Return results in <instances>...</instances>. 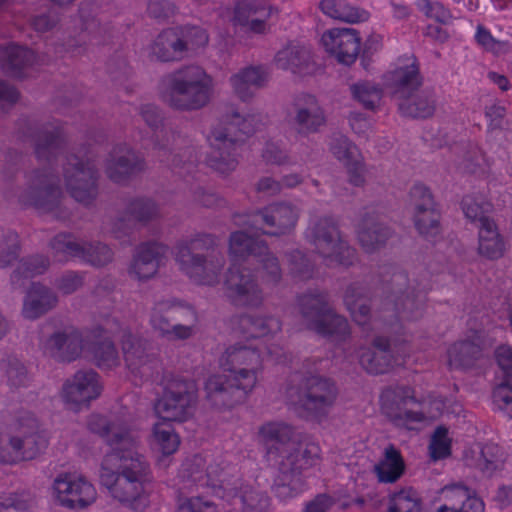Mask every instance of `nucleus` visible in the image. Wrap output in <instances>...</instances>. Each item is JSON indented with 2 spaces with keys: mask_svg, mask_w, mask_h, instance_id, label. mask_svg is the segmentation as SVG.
Wrapping results in <instances>:
<instances>
[{
  "mask_svg": "<svg viewBox=\"0 0 512 512\" xmlns=\"http://www.w3.org/2000/svg\"><path fill=\"white\" fill-rule=\"evenodd\" d=\"M105 455L99 480L111 497L121 504L140 510L147 505L145 485L152 479L150 465L137 447H129Z\"/></svg>",
  "mask_w": 512,
  "mask_h": 512,
  "instance_id": "nucleus-1",
  "label": "nucleus"
},
{
  "mask_svg": "<svg viewBox=\"0 0 512 512\" xmlns=\"http://www.w3.org/2000/svg\"><path fill=\"white\" fill-rule=\"evenodd\" d=\"M259 124V115H244L233 105H227L219 123L208 136L209 166L221 174L235 170L238 165V149L244 137L252 135Z\"/></svg>",
  "mask_w": 512,
  "mask_h": 512,
  "instance_id": "nucleus-2",
  "label": "nucleus"
},
{
  "mask_svg": "<svg viewBox=\"0 0 512 512\" xmlns=\"http://www.w3.org/2000/svg\"><path fill=\"white\" fill-rule=\"evenodd\" d=\"M217 246V238L207 233L180 239L173 248L175 261L190 279L203 285H214L219 282L225 265V257Z\"/></svg>",
  "mask_w": 512,
  "mask_h": 512,
  "instance_id": "nucleus-3",
  "label": "nucleus"
},
{
  "mask_svg": "<svg viewBox=\"0 0 512 512\" xmlns=\"http://www.w3.org/2000/svg\"><path fill=\"white\" fill-rule=\"evenodd\" d=\"M213 91V78L202 67L187 65L163 78L161 96L176 110L195 111L209 104Z\"/></svg>",
  "mask_w": 512,
  "mask_h": 512,
  "instance_id": "nucleus-4",
  "label": "nucleus"
},
{
  "mask_svg": "<svg viewBox=\"0 0 512 512\" xmlns=\"http://www.w3.org/2000/svg\"><path fill=\"white\" fill-rule=\"evenodd\" d=\"M65 201L60 178L52 166L33 170L27 177L26 188L19 194L20 203L61 222L69 220L72 214Z\"/></svg>",
  "mask_w": 512,
  "mask_h": 512,
  "instance_id": "nucleus-5",
  "label": "nucleus"
},
{
  "mask_svg": "<svg viewBox=\"0 0 512 512\" xmlns=\"http://www.w3.org/2000/svg\"><path fill=\"white\" fill-rule=\"evenodd\" d=\"M306 240L328 264L349 267L357 261L356 250L342 237L338 222L332 216L312 219L306 230Z\"/></svg>",
  "mask_w": 512,
  "mask_h": 512,
  "instance_id": "nucleus-6",
  "label": "nucleus"
},
{
  "mask_svg": "<svg viewBox=\"0 0 512 512\" xmlns=\"http://www.w3.org/2000/svg\"><path fill=\"white\" fill-rule=\"evenodd\" d=\"M198 317L192 306L175 298L155 302L150 313L152 328L168 340H188L197 331Z\"/></svg>",
  "mask_w": 512,
  "mask_h": 512,
  "instance_id": "nucleus-7",
  "label": "nucleus"
},
{
  "mask_svg": "<svg viewBox=\"0 0 512 512\" xmlns=\"http://www.w3.org/2000/svg\"><path fill=\"white\" fill-rule=\"evenodd\" d=\"M163 394L155 404V411L167 422H184L194 414L198 387L194 380L168 374L163 379Z\"/></svg>",
  "mask_w": 512,
  "mask_h": 512,
  "instance_id": "nucleus-8",
  "label": "nucleus"
},
{
  "mask_svg": "<svg viewBox=\"0 0 512 512\" xmlns=\"http://www.w3.org/2000/svg\"><path fill=\"white\" fill-rule=\"evenodd\" d=\"M300 210L289 202H276L246 214L234 215L238 226L247 227L267 236L290 234L298 222Z\"/></svg>",
  "mask_w": 512,
  "mask_h": 512,
  "instance_id": "nucleus-9",
  "label": "nucleus"
},
{
  "mask_svg": "<svg viewBox=\"0 0 512 512\" xmlns=\"http://www.w3.org/2000/svg\"><path fill=\"white\" fill-rule=\"evenodd\" d=\"M338 395L339 389L331 378L309 375L298 385L297 404L304 418L320 423L327 419Z\"/></svg>",
  "mask_w": 512,
  "mask_h": 512,
  "instance_id": "nucleus-10",
  "label": "nucleus"
},
{
  "mask_svg": "<svg viewBox=\"0 0 512 512\" xmlns=\"http://www.w3.org/2000/svg\"><path fill=\"white\" fill-rule=\"evenodd\" d=\"M427 291L415 279L410 280L403 271L393 273L387 305L392 306L402 320H417L423 315Z\"/></svg>",
  "mask_w": 512,
  "mask_h": 512,
  "instance_id": "nucleus-11",
  "label": "nucleus"
},
{
  "mask_svg": "<svg viewBox=\"0 0 512 512\" xmlns=\"http://www.w3.org/2000/svg\"><path fill=\"white\" fill-rule=\"evenodd\" d=\"M140 115L145 123L154 131V148L158 150V157L161 162L173 168L186 167L188 170L196 162V155L191 148L185 149L182 153L172 154L170 145L175 134L171 126L163 124V117L160 110L152 105L145 104L140 107Z\"/></svg>",
  "mask_w": 512,
  "mask_h": 512,
  "instance_id": "nucleus-12",
  "label": "nucleus"
},
{
  "mask_svg": "<svg viewBox=\"0 0 512 512\" xmlns=\"http://www.w3.org/2000/svg\"><path fill=\"white\" fill-rule=\"evenodd\" d=\"M63 175L68 192L77 202L87 206L97 198L99 173L93 161L70 155L66 158Z\"/></svg>",
  "mask_w": 512,
  "mask_h": 512,
  "instance_id": "nucleus-13",
  "label": "nucleus"
},
{
  "mask_svg": "<svg viewBox=\"0 0 512 512\" xmlns=\"http://www.w3.org/2000/svg\"><path fill=\"white\" fill-rule=\"evenodd\" d=\"M327 121L326 111L314 95L300 93L294 96L288 123L297 136L308 138L319 134L326 128Z\"/></svg>",
  "mask_w": 512,
  "mask_h": 512,
  "instance_id": "nucleus-14",
  "label": "nucleus"
},
{
  "mask_svg": "<svg viewBox=\"0 0 512 512\" xmlns=\"http://www.w3.org/2000/svg\"><path fill=\"white\" fill-rule=\"evenodd\" d=\"M237 375L223 372L209 376L204 384L205 400L214 409L227 410L245 401L253 390Z\"/></svg>",
  "mask_w": 512,
  "mask_h": 512,
  "instance_id": "nucleus-15",
  "label": "nucleus"
},
{
  "mask_svg": "<svg viewBox=\"0 0 512 512\" xmlns=\"http://www.w3.org/2000/svg\"><path fill=\"white\" fill-rule=\"evenodd\" d=\"M219 363L225 372L237 375L246 387L252 388L255 387L258 373L262 369V358L258 349L241 344L228 347Z\"/></svg>",
  "mask_w": 512,
  "mask_h": 512,
  "instance_id": "nucleus-16",
  "label": "nucleus"
},
{
  "mask_svg": "<svg viewBox=\"0 0 512 512\" xmlns=\"http://www.w3.org/2000/svg\"><path fill=\"white\" fill-rule=\"evenodd\" d=\"M225 294L237 307L257 308L263 302V292L255 275L247 268L232 266L224 280Z\"/></svg>",
  "mask_w": 512,
  "mask_h": 512,
  "instance_id": "nucleus-17",
  "label": "nucleus"
},
{
  "mask_svg": "<svg viewBox=\"0 0 512 512\" xmlns=\"http://www.w3.org/2000/svg\"><path fill=\"white\" fill-rule=\"evenodd\" d=\"M224 469L218 463H209L201 455H194L186 458L177 475V485L180 490H191L196 487H210L216 494V490L221 481L227 480L226 477L221 478Z\"/></svg>",
  "mask_w": 512,
  "mask_h": 512,
  "instance_id": "nucleus-18",
  "label": "nucleus"
},
{
  "mask_svg": "<svg viewBox=\"0 0 512 512\" xmlns=\"http://www.w3.org/2000/svg\"><path fill=\"white\" fill-rule=\"evenodd\" d=\"M48 445L47 438L38 431L0 437V460L5 463L28 461L40 455Z\"/></svg>",
  "mask_w": 512,
  "mask_h": 512,
  "instance_id": "nucleus-19",
  "label": "nucleus"
},
{
  "mask_svg": "<svg viewBox=\"0 0 512 512\" xmlns=\"http://www.w3.org/2000/svg\"><path fill=\"white\" fill-rule=\"evenodd\" d=\"M216 496L232 506L240 503L242 512H267L270 505V498L266 492L245 485L240 479L221 481Z\"/></svg>",
  "mask_w": 512,
  "mask_h": 512,
  "instance_id": "nucleus-20",
  "label": "nucleus"
},
{
  "mask_svg": "<svg viewBox=\"0 0 512 512\" xmlns=\"http://www.w3.org/2000/svg\"><path fill=\"white\" fill-rule=\"evenodd\" d=\"M57 502L69 509H82L96 499V490L91 483L82 477L72 474H61L53 483Z\"/></svg>",
  "mask_w": 512,
  "mask_h": 512,
  "instance_id": "nucleus-21",
  "label": "nucleus"
},
{
  "mask_svg": "<svg viewBox=\"0 0 512 512\" xmlns=\"http://www.w3.org/2000/svg\"><path fill=\"white\" fill-rule=\"evenodd\" d=\"M23 121L27 126L23 135L34 140V152L37 159L51 165L63 150L64 140L61 128L52 123L36 126L29 120Z\"/></svg>",
  "mask_w": 512,
  "mask_h": 512,
  "instance_id": "nucleus-22",
  "label": "nucleus"
},
{
  "mask_svg": "<svg viewBox=\"0 0 512 512\" xmlns=\"http://www.w3.org/2000/svg\"><path fill=\"white\" fill-rule=\"evenodd\" d=\"M410 392L409 387H397L388 388L381 395V407L385 415L396 425H404L408 428L411 423L425 419L423 413L412 411L407 407L410 403L416 402Z\"/></svg>",
  "mask_w": 512,
  "mask_h": 512,
  "instance_id": "nucleus-23",
  "label": "nucleus"
},
{
  "mask_svg": "<svg viewBox=\"0 0 512 512\" xmlns=\"http://www.w3.org/2000/svg\"><path fill=\"white\" fill-rule=\"evenodd\" d=\"M144 167L143 159L132 148L119 144L111 149L105 159L104 172L114 183H124L142 172Z\"/></svg>",
  "mask_w": 512,
  "mask_h": 512,
  "instance_id": "nucleus-24",
  "label": "nucleus"
},
{
  "mask_svg": "<svg viewBox=\"0 0 512 512\" xmlns=\"http://www.w3.org/2000/svg\"><path fill=\"white\" fill-rule=\"evenodd\" d=\"M101 393L98 374L92 369L77 371L62 388V398L71 409H79Z\"/></svg>",
  "mask_w": 512,
  "mask_h": 512,
  "instance_id": "nucleus-25",
  "label": "nucleus"
},
{
  "mask_svg": "<svg viewBox=\"0 0 512 512\" xmlns=\"http://www.w3.org/2000/svg\"><path fill=\"white\" fill-rule=\"evenodd\" d=\"M87 426L92 433L99 435L111 447L110 452L138 446L139 436L136 431L119 422H111L102 415H91Z\"/></svg>",
  "mask_w": 512,
  "mask_h": 512,
  "instance_id": "nucleus-26",
  "label": "nucleus"
},
{
  "mask_svg": "<svg viewBox=\"0 0 512 512\" xmlns=\"http://www.w3.org/2000/svg\"><path fill=\"white\" fill-rule=\"evenodd\" d=\"M321 40L326 51L344 65L354 63L359 55L360 37L355 29L334 28L325 32Z\"/></svg>",
  "mask_w": 512,
  "mask_h": 512,
  "instance_id": "nucleus-27",
  "label": "nucleus"
},
{
  "mask_svg": "<svg viewBox=\"0 0 512 512\" xmlns=\"http://www.w3.org/2000/svg\"><path fill=\"white\" fill-rule=\"evenodd\" d=\"M274 63L277 68L301 77L311 75L316 70L311 49L299 43H289L280 49L275 54Z\"/></svg>",
  "mask_w": 512,
  "mask_h": 512,
  "instance_id": "nucleus-28",
  "label": "nucleus"
},
{
  "mask_svg": "<svg viewBox=\"0 0 512 512\" xmlns=\"http://www.w3.org/2000/svg\"><path fill=\"white\" fill-rule=\"evenodd\" d=\"M167 253L168 247L162 243L150 241L140 244L133 258L131 272L140 280L153 277L164 263Z\"/></svg>",
  "mask_w": 512,
  "mask_h": 512,
  "instance_id": "nucleus-29",
  "label": "nucleus"
},
{
  "mask_svg": "<svg viewBox=\"0 0 512 512\" xmlns=\"http://www.w3.org/2000/svg\"><path fill=\"white\" fill-rule=\"evenodd\" d=\"M122 349L126 365L132 373L146 379L153 376L158 366L157 359L147 354L142 343L131 333L123 334Z\"/></svg>",
  "mask_w": 512,
  "mask_h": 512,
  "instance_id": "nucleus-30",
  "label": "nucleus"
},
{
  "mask_svg": "<svg viewBox=\"0 0 512 512\" xmlns=\"http://www.w3.org/2000/svg\"><path fill=\"white\" fill-rule=\"evenodd\" d=\"M45 350L58 361L71 362L82 352L81 334L74 328L56 331L46 340Z\"/></svg>",
  "mask_w": 512,
  "mask_h": 512,
  "instance_id": "nucleus-31",
  "label": "nucleus"
},
{
  "mask_svg": "<svg viewBox=\"0 0 512 512\" xmlns=\"http://www.w3.org/2000/svg\"><path fill=\"white\" fill-rule=\"evenodd\" d=\"M259 435L269 457L274 455L283 458L287 454L286 450L295 443L294 428L285 422H267L259 428Z\"/></svg>",
  "mask_w": 512,
  "mask_h": 512,
  "instance_id": "nucleus-32",
  "label": "nucleus"
},
{
  "mask_svg": "<svg viewBox=\"0 0 512 512\" xmlns=\"http://www.w3.org/2000/svg\"><path fill=\"white\" fill-rule=\"evenodd\" d=\"M306 487L302 470L286 458L278 463V472L274 478L272 491L276 497L286 500L295 497Z\"/></svg>",
  "mask_w": 512,
  "mask_h": 512,
  "instance_id": "nucleus-33",
  "label": "nucleus"
},
{
  "mask_svg": "<svg viewBox=\"0 0 512 512\" xmlns=\"http://www.w3.org/2000/svg\"><path fill=\"white\" fill-rule=\"evenodd\" d=\"M57 303L58 297L52 289L35 282L25 296L22 314L26 319L35 320L55 308Z\"/></svg>",
  "mask_w": 512,
  "mask_h": 512,
  "instance_id": "nucleus-34",
  "label": "nucleus"
},
{
  "mask_svg": "<svg viewBox=\"0 0 512 512\" xmlns=\"http://www.w3.org/2000/svg\"><path fill=\"white\" fill-rule=\"evenodd\" d=\"M437 107L435 93L431 89L417 90L398 101L402 116L412 119H427L434 115Z\"/></svg>",
  "mask_w": 512,
  "mask_h": 512,
  "instance_id": "nucleus-35",
  "label": "nucleus"
},
{
  "mask_svg": "<svg viewBox=\"0 0 512 512\" xmlns=\"http://www.w3.org/2000/svg\"><path fill=\"white\" fill-rule=\"evenodd\" d=\"M390 85L393 88V96L397 101L419 90L423 84L419 65L413 58L410 64L400 66L390 73Z\"/></svg>",
  "mask_w": 512,
  "mask_h": 512,
  "instance_id": "nucleus-36",
  "label": "nucleus"
},
{
  "mask_svg": "<svg viewBox=\"0 0 512 512\" xmlns=\"http://www.w3.org/2000/svg\"><path fill=\"white\" fill-rule=\"evenodd\" d=\"M359 361L368 373H386L393 364L389 341L384 337H376L373 340V347L361 352Z\"/></svg>",
  "mask_w": 512,
  "mask_h": 512,
  "instance_id": "nucleus-37",
  "label": "nucleus"
},
{
  "mask_svg": "<svg viewBox=\"0 0 512 512\" xmlns=\"http://www.w3.org/2000/svg\"><path fill=\"white\" fill-rule=\"evenodd\" d=\"M484 357L479 337L454 343L448 350V363L451 368L471 369Z\"/></svg>",
  "mask_w": 512,
  "mask_h": 512,
  "instance_id": "nucleus-38",
  "label": "nucleus"
},
{
  "mask_svg": "<svg viewBox=\"0 0 512 512\" xmlns=\"http://www.w3.org/2000/svg\"><path fill=\"white\" fill-rule=\"evenodd\" d=\"M274 9L255 4L251 1H239L234 8L233 21L241 26L249 25L251 31L263 33L266 20L272 15Z\"/></svg>",
  "mask_w": 512,
  "mask_h": 512,
  "instance_id": "nucleus-39",
  "label": "nucleus"
},
{
  "mask_svg": "<svg viewBox=\"0 0 512 512\" xmlns=\"http://www.w3.org/2000/svg\"><path fill=\"white\" fill-rule=\"evenodd\" d=\"M300 313L309 329L313 330L319 319L325 317L332 308L328 294L320 290H310L298 297Z\"/></svg>",
  "mask_w": 512,
  "mask_h": 512,
  "instance_id": "nucleus-40",
  "label": "nucleus"
},
{
  "mask_svg": "<svg viewBox=\"0 0 512 512\" xmlns=\"http://www.w3.org/2000/svg\"><path fill=\"white\" fill-rule=\"evenodd\" d=\"M478 229V253L490 260L501 258L505 252V242L495 221L491 218H483Z\"/></svg>",
  "mask_w": 512,
  "mask_h": 512,
  "instance_id": "nucleus-41",
  "label": "nucleus"
},
{
  "mask_svg": "<svg viewBox=\"0 0 512 512\" xmlns=\"http://www.w3.org/2000/svg\"><path fill=\"white\" fill-rule=\"evenodd\" d=\"M392 236V230L384 223L371 217L363 218L358 228V240L367 253H373L384 247Z\"/></svg>",
  "mask_w": 512,
  "mask_h": 512,
  "instance_id": "nucleus-42",
  "label": "nucleus"
},
{
  "mask_svg": "<svg viewBox=\"0 0 512 512\" xmlns=\"http://www.w3.org/2000/svg\"><path fill=\"white\" fill-rule=\"evenodd\" d=\"M267 81L266 74L260 67H248L230 77L234 93L242 100H251L255 92Z\"/></svg>",
  "mask_w": 512,
  "mask_h": 512,
  "instance_id": "nucleus-43",
  "label": "nucleus"
},
{
  "mask_svg": "<svg viewBox=\"0 0 512 512\" xmlns=\"http://www.w3.org/2000/svg\"><path fill=\"white\" fill-rule=\"evenodd\" d=\"M152 55L162 62L178 61L184 57L185 43L176 28L158 35L152 46Z\"/></svg>",
  "mask_w": 512,
  "mask_h": 512,
  "instance_id": "nucleus-44",
  "label": "nucleus"
},
{
  "mask_svg": "<svg viewBox=\"0 0 512 512\" xmlns=\"http://www.w3.org/2000/svg\"><path fill=\"white\" fill-rule=\"evenodd\" d=\"M35 62V54L27 47L10 44L0 54L2 70L13 77L20 76L22 70Z\"/></svg>",
  "mask_w": 512,
  "mask_h": 512,
  "instance_id": "nucleus-45",
  "label": "nucleus"
},
{
  "mask_svg": "<svg viewBox=\"0 0 512 512\" xmlns=\"http://www.w3.org/2000/svg\"><path fill=\"white\" fill-rule=\"evenodd\" d=\"M379 482L394 483L404 474L405 463L401 453L393 445L384 450L383 458L374 466Z\"/></svg>",
  "mask_w": 512,
  "mask_h": 512,
  "instance_id": "nucleus-46",
  "label": "nucleus"
},
{
  "mask_svg": "<svg viewBox=\"0 0 512 512\" xmlns=\"http://www.w3.org/2000/svg\"><path fill=\"white\" fill-rule=\"evenodd\" d=\"M239 326L249 338H260L281 330V322L278 318L256 314L242 315L239 319Z\"/></svg>",
  "mask_w": 512,
  "mask_h": 512,
  "instance_id": "nucleus-47",
  "label": "nucleus"
},
{
  "mask_svg": "<svg viewBox=\"0 0 512 512\" xmlns=\"http://www.w3.org/2000/svg\"><path fill=\"white\" fill-rule=\"evenodd\" d=\"M266 241L252 237L244 231H235L229 237V253L236 259L255 258L266 249Z\"/></svg>",
  "mask_w": 512,
  "mask_h": 512,
  "instance_id": "nucleus-48",
  "label": "nucleus"
},
{
  "mask_svg": "<svg viewBox=\"0 0 512 512\" xmlns=\"http://www.w3.org/2000/svg\"><path fill=\"white\" fill-rule=\"evenodd\" d=\"M48 267L49 260L42 255L23 258L11 274V285L14 289L22 288L27 279L43 274Z\"/></svg>",
  "mask_w": 512,
  "mask_h": 512,
  "instance_id": "nucleus-49",
  "label": "nucleus"
},
{
  "mask_svg": "<svg viewBox=\"0 0 512 512\" xmlns=\"http://www.w3.org/2000/svg\"><path fill=\"white\" fill-rule=\"evenodd\" d=\"M322 12L331 18L356 23L368 19V12L352 6L346 0H322L320 2Z\"/></svg>",
  "mask_w": 512,
  "mask_h": 512,
  "instance_id": "nucleus-50",
  "label": "nucleus"
},
{
  "mask_svg": "<svg viewBox=\"0 0 512 512\" xmlns=\"http://www.w3.org/2000/svg\"><path fill=\"white\" fill-rule=\"evenodd\" d=\"M507 454L502 447L495 443H487L481 448L477 459V468L486 477H492L503 470Z\"/></svg>",
  "mask_w": 512,
  "mask_h": 512,
  "instance_id": "nucleus-51",
  "label": "nucleus"
},
{
  "mask_svg": "<svg viewBox=\"0 0 512 512\" xmlns=\"http://www.w3.org/2000/svg\"><path fill=\"white\" fill-rule=\"evenodd\" d=\"M289 275L297 281H307L314 277L315 264L300 249L288 250L284 253Z\"/></svg>",
  "mask_w": 512,
  "mask_h": 512,
  "instance_id": "nucleus-52",
  "label": "nucleus"
},
{
  "mask_svg": "<svg viewBox=\"0 0 512 512\" xmlns=\"http://www.w3.org/2000/svg\"><path fill=\"white\" fill-rule=\"evenodd\" d=\"M82 241H78L71 233L62 232L54 236L49 247L54 259L58 262H67L70 259L78 258L81 253Z\"/></svg>",
  "mask_w": 512,
  "mask_h": 512,
  "instance_id": "nucleus-53",
  "label": "nucleus"
},
{
  "mask_svg": "<svg viewBox=\"0 0 512 512\" xmlns=\"http://www.w3.org/2000/svg\"><path fill=\"white\" fill-rule=\"evenodd\" d=\"M352 98L367 110H375L382 98V89L370 81H358L349 86Z\"/></svg>",
  "mask_w": 512,
  "mask_h": 512,
  "instance_id": "nucleus-54",
  "label": "nucleus"
},
{
  "mask_svg": "<svg viewBox=\"0 0 512 512\" xmlns=\"http://www.w3.org/2000/svg\"><path fill=\"white\" fill-rule=\"evenodd\" d=\"M286 452L287 454L283 457L303 471L316 464L321 450L318 444L308 442L304 446L294 443Z\"/></svg>",
  "mask_w": 512,
  "mask_h": 512,
  "instance_id": "nucleus-55",
  "label": "nucleus"
},
{
  "mask_svg": "<svg viewBox=\"0 0 512 512\" xmlns=\"http://www.w3.org/2000/svg\"><path fill=\"white\" fill-rule=\"evenodd\" d=\"M81 248L79 259L94 267L105 266L113 259L112 250L104 243L82 241Z\"/></svg>",
  "mask_w": 512,
  "mask_h": 512,
  "instance_id": "nucleus-56",
  "label": "nucleus"
},
{
  "mask_svg": "<svg viewBox=\"0 0 512 512\" xmlns=\"http://www.w3.org/2000/svg\"><path fill=\"white\" fill-rule=\"evenodd\" d=\"M313 330L323 336L343 338L349 334V325L346 318L337 314L333 308H331L325 317L319 319V323Z\"/></svg>",
  "mask_w": 512,
  "mask_h": 512,
  "instance_id": "nucleus-57",
  "label": "nucleus"
},
{
  "mask_svg": "<svg viewBox=\"0 0 512 512\" xmlns=\"http://www.w3.org/2000/svg\"><path fill=\"white\" fill-rule=\"evenodd\" d=\"M440 212L437 205L414 212V223L418 232L425 237H434L440 231Z\"/></svg>",
  "mask_w": 512,
  "mask_h": 512,
  "instance_id": "nucleus-58",
  "label": "nucleus"
},
{
  "mask_svg": "<svg viewBox=\"0 0 512 512\" xmlns=\"http://www.w3.org/2000/svg\"><path fill=\"white\" fill-rule=\"evenodd\" d=\"M92 353L99 368L111 369L120 363L115 344L108 338L95 342L92 346Z\"/></svg>",
  "mask_w": 512,
  "mask_h": 512,
  "instance_id": "nucleus-59",
  "label": "nucleus"
},
{
  "mask_svg": "<svg viewBox=\"0 0 512 512\" xmlns=\"http://www.w3.org/2000/svg\"><path fill=\"white\" fill-rule=\"evenodd\" d=\"M20 244L18 234L12 230L0 231V267L11 266L19 257Z\"/></svg>",
  "mask_w": 512,
  "mask_h": 512,
  "instance_id": "nucleus-60",
  "label": "nucleus"
},
{
  "mask_svg": "<svg viewBox=\"0 0 512 512\" xmlns=\"http://www.w3.org/2000/svg\"><path fill=\"white\" fill-rule=\"evenodd\" d=\"M127 214L132 217L135 223L147 224L158 215V207L154 201L148 198L132 199L127 207Z\"/></svg>",
  "mask_w": 512,
  "mask_h": 512,
  "instance_id": "nucleus-61",
  "label": "nucleus"
},
{
  "mask_svg": "<svg viewBox=\"0 0 512 512\" xmlns=\"http://www.w3.org/2000/svg\"><path fill=\"white\" fill-rule=\"evenodd\" d=\"M256 258L260 264L263 280L274 286L279 284L282 279V268L278 257L269 250L268 245Z\"/></svg>",
  "mask_w": 512,
  "mask_h": 512,
  "instance_id": "nucleus-62",
  "label": "nucleus"
},
{
  "mask_svg": "<svg viewBox=\"0 0 512 512\" xmlns=\"http://www.w3.org/2000/svg\"><path fill=\"white\" fill-rule=\"evenodd\" d=\"M154 438L164 455H171L178 449L180 440L167 421L156 423L153 428Z\"/></svg>",
  "mask_w": 512,
  "mask_h": 512,
  "instance_id": "nucleus-63",
  "label": "nucleus"
},
{
  "mask_svg": "<svg viewBox=\"0 0 512 512\" xmlns=\"http://www.w3.org/2000/svg\"><path fill=\"white\" fill-rule=\"evenodd\" d=\"M0 367L5 372L11 386L21 387L27 384L29 380L27 369L16 357L8 356L2 359Z\"/></svg>",
  "mask_w": 512,
  "mask_h": 512,
  "instance_id": "nucleus-64",
  "label": "nucleus"
}]
</instances>
